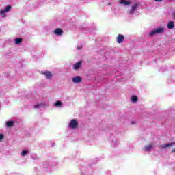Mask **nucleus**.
<instances>
[{"label":"nucleus","mask_w":175,"mask_h":175,"mask_svg":"<svg viewBox=\"0 0 175 175\" xmlns=\"http://www.w3.org/2000/svg\"><path fill=\"white\" fill-rule=\"evenodd\" d=\"M165 29H163V27L154 29L149 33V36H153V35H157V33H163Z\"/></svg>","instance_id":"obj_1"},{"label":"nucleus","mask_w":175,"mask_h":175,"mask_svg":"<svg viewBox=\"0 0 175 175\" xmlns=\"http://www.w3.org/2000/svg\"><path fill=\"white\" fill-rule=\"evenodd\" d=\"M14 124V121H8L6 122V126L8 128H12V126H13Z\"/></svg>","instance_id":"obj_14"},{"label":"nucleus","mask_w":175,"mask_h":175,"mask_svg":"<svg viewBox=\"0 0 175 175\" xmlns=\"http://www.w3.org/2000/svg\"><path fill=\"white\" fill-rule=\"evenodd\" d=\"M156 2H162V0H154Z\"/></svg>","instance_id":"obj_21"},{"label":"nucleus","mask_w":175,"mask_h":175,"mask_svg":"<svg viewBox=\"0 0 175 175\" xmlns=\"http://www.w3.org/2000/svg\"><path fill=\"white\" fill-rule=\"evenodd\" d=\"M10 9H12V7L10 5L6 6L5 10L0 11V14H4V13L9 12Z\"/></svg>","instance_id":"obj_10"},{"label":"nucleus","mask_w":175,"mask_h":175,"mask_svg":"<svg viewBox=\"0 0 175 175\" xmlns=\"http://www.w3.org/2000/svg\"><path fill=\"white\" fill-rule=\"evenodd\" d=\"M172 152H173V153L175 152V148L172 149Z\"/></svg>","instance_id":"obj_22"},{"label":"nucleus","mask_w":175,"mask_h":175,"mask_svg":"<svg viewBox=\"0 0 175 175\" xmlns=\"http://www.w3.org/2000/svg\"><path fill=\"white\" fill-rule=\"evenodd\" d=\"M124 40H125V36L122 34H118L116 38V42H118V43H122Z\"/></svg>","instance_id":"obj_4"},{"label":"nucleus","mask_w":175,"mask_h":175,"mask_svg":"<svg viewBox=\"0 0 175 175\" xmlns=\"http://www.w3.org/2000/svg\"><path fill=\"white\" fill-rule=\"evenodd\" d=\"M3 139V135L0 134V140H2Z\"/></svg>","instance_id":"obj_20"},{"label":"nucleus","mask_w":175,"mask_h":175,"mask_svg":"<svg viewBox=\"0 0 175 175\" xmlns=\"http://www.w3.org/2000/svg\"><path fill=\"white\" fill-rule=\"evenodd\" d=\"M175 145V142H172V143H169V144H164L163 145H161L160 147L161 148H170V147H172V146H174Z\"/></svg>","instance_id":"obj_7"},{"label":"nucleus","mask_w":175,"mask_h":175,"mask_svg":"<svg viewBox=\"0 0 175 175\" xmlns=\"http://www.w3.org/2000/svg\"><path fill=\"white\" fill-rule=\"evenodd\" d=\"M40 106H42L41 104H37V105H34V109H38V107H40Z\"/></svg>","instance_id":"obj_19"},{"label":"nucleus","mask_w":175,"mask_h":175,"mask_svg":"<svg viewBox=\"0 0 175 175\" xmlns=\"http://www.w3.org/2000/svg\"><path fill=\"white\" fill-rule=\"evenodd\" d=\"M137 100H138V98H137V96H133L131 97V101L133 102L134 103H136Z\"/></svg>","instance_id":"obj_17"},{"label":"nucleus","mask_w":175,"mask_h":175,"mask_svg":"<svg viewBox=\"0 0 175 175\" xmlns=\"http://www.w3.org/2000/svg\"><path fill=\"white\" fill-rule=\"evenodd\" d=\"M137 8H139V3H135L133 5H131V10L129 11V13L132 14L133 13L135 10H137Z\"/></svg>","instance_id":"obj_5"},{"label":"nucleus","mask_w":175,"mask_h":175,"mask_svg":"<svg viewBox=\"0 0 175 175\" xmlns=\"http://www.w3.org/2000/svg\"><path fill=\"white\" fill-rule=\"evenodd\" d=\"M151 148H152V144H150V145L145 146L144 150V151H150Z\"/></svg>","instance_id":"obj_13"},{"label":"nucleus","mask_w":175,"mask_h":175,"mask_svg":"<svg viewBox=\"0 0 175 175\" xmlns=\"http://www.w3.org/2000/svg\"><path fill=\"white\" fill-rule=\"evenodd\" d=\"M53 32H54L55 35H57V36H61L64 33V30H62V29H61V28H57V29H55Z\"/></svg>","instance_id":"obj_6"},{"label":"nucleus","mask_w":175,"mask_h":175,"mask_svg":"<svg viewBox=\"0 0 175 175\" xmlns=\"http://www.w3.org/2000/svg\"><path fill=\"white\" fill-rule=\"evenodd\" d=\"M81 66V62H78L75 64H74V69L75 70H77Z\"/></svg>","instance_id":"obj_12"},{"label":"nucleus","mask_w":175,"mask_h":175,"mask_svg":"<svg viewBox=\"0 0 175 175\" xmlns=\"http://www.w3.org/2000/svg\"><path fill=\"white\" fill-rule=\"evenodd\" d=\"M41 75L46 76V79H50L53 77V74L50 71H41Z\"/></svg>","instance_id":"obj_3"},{"label":"nucleus","mask_w":175,"mask_h":175,"mask_svg":"<svg viewBox=\"0 0 175 175\" xmlns=\"http://www.w3.org/2000/svg\"><path fill=\"white\" fill-rule=\"evenodd\" d=\"M120 5H124V6H128L131 5V1H126L125 0H119Z\"/></svg>","instance_id":"obj_9"},{"label":"nucleus","mask_w":175,"mask_h":175,"mask_svg":"<svg viewBox=\"0 0 175 175\" xmlns=\"http://www.w3.org/2000/svg\"><path fill=\"white\" fill-rule=\"evenodd\" d=\"M167 27L168 29H173V28H174V22H173V21H170L167 23Z\"/></svg>","instance_id":"obj_11"},{"label":"nucleus","mask_w":175,"mask_h":175,"mask_svg":"<svg viewBox=\"0 0 175 175\" xmlns=\"http://www.w3.org/2000/svg\"><path fill=\"white\" fill-rule=\"evenodd\" d=\"M73 83H75V84H79V83H81V77L77 76L72 78Z\"/></svg>","instance_id":"obj_8"},{"label":"nucleus","mask_w":175,"mask_h":175,"mask_svg":"<svg viewBox=\"0 0 175 175\" xmlns=\"http://www.w3.org/2000/svg\"><path fill=\"white\" fill-rule=\"evenodd\" d=\"M68 126L70 129H76L79 126V122L76 119H73L70 122Z\"/></svg>","instance_id":"obj_2"},{"label":"nucleus","mask_w":175,"mask_h":175,"mask_svg":"<svg viewBox=\"0 0 175 175\" xmlns=\"http://www.w3.org/2000/svg\"><path fill=\"white\" fill-rule=\"evenodd\" d=\"M173 17L175 19V12L173 14Z\"/></svg>","instance_id":"obj_23"},{"label":"nucleus","mask_w":175,"mask_h":175,"mask_svg":"<svg viewBox=\"0 0 175 175\" xmlns=\"http://www.w3.org/2000/svg\"><path fill=\"white\" fill-rule=\"evenodd\" d=\"M54 106H55L56 107H61L62 106V103H61V101H57Z\"/></svg>","instance_id":"obj_16"},{"label":"nucleus","mask_w":175,"mask_h":175,"mask_svg":"<svg viewBox=\"0 0 175 175\" xmlns=\"http://www.w3.org/2000/svg\"><path fill=\"white\" fill-rule=\"evenodd\" d=\"M27 154H28V151H27V150H23L21 152V155L23 157H25V155H27Z\"/></svg>","instance_id":"obj_18"},{"label":"nucleus","mask_w":175,"mask_h":175,"mask_svg":"<svg viewBox=\"0 0 175 175\" xmlns=\"http://www.w3.org/2000/svg\"><path fill=\"white\" fill-rule=\"evenodd\" d=\"M22 42H23V38H21L15 39V44H20L21 43H22Z\"/></svg>","instance_id":"obj_15"}]
</instances>
